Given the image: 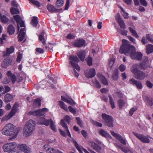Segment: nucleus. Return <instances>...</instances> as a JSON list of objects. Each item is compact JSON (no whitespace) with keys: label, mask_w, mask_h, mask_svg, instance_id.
Returning <instances> with one entry per match:
<instances>
[{"label":"nucleus","mask_w":153,"mask_h":153,"mask_svg":"<svg viewBox=\"0 0 153 153\" xmlns=\"http://www.w3.org/2000/svg\"><path fill=\"white\" fill-rule=\"evenodd\" d=\"M146 84L147 87L150 88H152L153 86V84L149 80L146 81Z\"/></svg>","instance_id":"338daca9"},{"label":"nucleus","mask_w":153,"mask_h":153,"mask_svg":"<svg viewBox=\"0 0 153 153\" xmlns=\"http://www.w3.org/2000/svg\"><path fill=\"white\" fill-rule=\"evenodd\" d=\"M148 58L146 57L141 63L137 65V66H138L139 68L145 70L148 68Z\"/></svg>","instance_id":"ddd939ff"},{"label":"nucleus","mask_w":153,"mask_h":153,"mask_svg":"<svg viewBox=\"0 0 153 153\" xmlns=\"http://www.w3.org/2000/svg\"><path fill=\"white\" fill-rule=\"evenodd\" d=\"M12 62V60L9 57L6 58L4 60V64L6 66L10 65Z\"/></svg>","instance_id":"a19ab883"},{"label":"nucleus","mask_w":153,"mask_h":153,"mask_svg":"<svg viewBox=\"0 0 153 153\" xmlns=\"http://www.w3.org/2000/svg\"><path fill=\"white\" fill-rule=\"evenodd\" d=\"M13 98V96L10 94H7L4 97V101L6 102H8L11 101Z\"/></svg>","instance_id":"cd10ccee"},{"label":"nucleus","mask_w":153,"mask_h":153,"mask_svg":"<svg viewBox=\"0 0 153 153\" xmlns=\"http://www.w3.org/2000/svg\"><path fill=\"white\" fill-rule=\"evenodd\" d=\"M137 67V64L133 65L131 68V71L134 74L135 78L140 80H143L145 77V73L138 70Z\"/></svg>","instance_id":"20e7f679"},{"label":"nucleus","mask_w":153,"mask_h":153,"mask_svg":"<svg viewBox=\"0 0 153 153\" xmlns=\"http://www.w3.org/2000/svg\"><path fill=\"white\" fill-rule=\"evenodd\" d=\"M16 146V143L14 142H13L4 145L3 146V149L4 152H9L12 149H15Z\"/></svg>","instance_id":"9d476101"},{"label":"nucleus","mask_w":153,"mask_h":153,"mask_svg":"<svg viewBox=\"0 0 153 153\" xmlns=\"http://www.w3.org/2000/svg\"><path fill=\"white\" fill-rule=\"evenodd\" d=\"M94 83L96 88H101V85H100L99 82L98 81L97 79H95Z\"/></svg>","instance_id":"4d7b16f0"},{"label":"nucleus","mask_w":153,"mask_h":153,"mask_svg":"<svg viewBox=\"0 0 153 153\" xmlns=\"http://www.w3.org/2000/svg\"><path fill=\"white\" fill-rule=\"evenodd\" d=\"M29 115H33L34 116H38L37 110L34 111H30L28 113Z\"/></svg>","instance_id":"3c124183"},{"label":"nucleus","mask_w":153,"mask_h":153,"mask_svg":"<svg viewBox=\"0 0 153 153\" xmlns=\"http://www.w3.org/2000/svg\"><path fill=\"white\" fill-rule=\"evenodd\" d=\"M39 39L43 45L45 46V48L47 49H49V48L48 46H47L46 43V40L44 38V34L43 33L39 35Z\"/></svg>","instance_id":"412c9836"},{"label":"nucleus","mask_w":153,"mask_h":153,"mask_svg":"<svg viewBox=\"0 0 153 153\" xmlns=\"http://www.w3.org/2000/svg\"><path fill=\"white\" fill-rule=\"evenodd\" d=\"M92 58L90 56H88L87 60V63L88 65L89 66H91L92 65Z\"/></svg>","instance_id":"8fccbe9b"},{"label":"nucleus","mask_w":153,"mask_h":153,"mask_svg":"<svg viewBox=\"0 0 153 153\" xmlns=\"http://www.w3.org/2000/svg\"><path fill=\"white\" fill-rule=\"evenodd\" d=\"M137 110V107L136 106H134L131 108L129 111V114L130 116H131Z\"/></svg>","instance_id":"09e8293b"},{"label":"nucleus","mask_w":153,"mask_h":153,"mask_svg":"<svg viewBox=\"0 0 153 153\" xmlns=\"http://www.w3.org/2000/svg\"><path fill=\"white\" fill-rule=\"evenodd\" d=\"M61 99L62 100L72 105H74L75 104V102L71 99V100H69L63 96H61Z\"/></svg>","instance_id":"7c9ffc66"},{"label":"nucleus","mask_w":153,"mask_h":153,"mask_svg":"<svg viewBox=\"0 0 153 153\" xmlns=\"http://www.w3.org/2000/svg\"><path fill=\"white\" fill-rule=\"evenodd\" d=\"M64 0H57L56 3V5L58 7H62L64 4Z\"/></svg>","instance_id":"58836bf2"},{"label":"nucleus","mask_w":153,"mask_h":153,"mask_svg":"<svg viewBox=\"0 0 153 153\" xmlns=\"http://www.w3.org/2000/svg\"><path fill=\"white\" fill-rule=\"evenodd\" d=\"M108 97L109 99L110 104L111 105V107L112 109H114L115 108L114 100L111 95H109Z\"/></svg>","instance_id":"79ce46f5"},{"label":"nucleus","mask_w":153,"mask_h":153,"mask_svg":"<svg viewBox=\"0 0 153 153\" xmlns=\"http://www.w3.org/2000/svg\"><path fill=\"white\" fill-rule=\"evenodd\" d=\"M139 81L136 80L132 78L129 80V82L131 84L135 86L136 87Z\"/></svg>","instance_id":"a18cd8bd"},{"label":"nucleus","mask_w":153,"mask_h":153,"mask_svg":"<svg viewBox=\"0 0 153 153\" xmlns=\"http://www.w3.org/2000/svg\"><path fill=\"white\" fill-rule=\"evenodd\" d=\"M126 68V66L123 64H121L119 67V70L122 72L124 71Z\"/></svg>","instance_id":"0e129e2a"},{"label":"nucleus","mask_w":153,"mask_h":153,"mask_svg":"<svg viewBox=\"0 0 153 153\" xmlns=\"http://www.w3.org/2000/svg\"><path fill=\"white\" fill-rule=\"evenodd\" d=\"M0 17L2 23L6 24L9 21L8 18L4 15L2 16L1 14H0Z\"/></svg>","instance_id":"f704fd0d"},{"label":"nucleus","mask_w":153,"mask_h":153,"mask_svg":"<svg viewBox=\"0 0 153 153\" xmlns=\"http://www.w3.org/2000/svg\"><path fill=\"white\" fill-rule=\"evenodd\" d=\"M85 54V51L84 50H83L79 51L77 53V55L81 60L83 62L85 60L86 56Z\"/></svg>","instance_id":"aec40b11"},{"label":"nucleus","mask_w":153,"mask_h":153,"mask_svg":"<svg viewBox=\"0 0 153 153\" xmlns=\"http://www.w3.org/2000/svg\"><path fill=\"white\" fill-rule=\"evenodd\" d=\"M57 150L53 148H48L47 150V152L48 153H55Z\"/></svg>","instance_id":"13d9d810"},{"label":"nucleus","mask_w":153,"mask_h":153,"mask_svg":"<svg viewBox=\"0 0 153 153\" xmlns=\"http://www.w3.org/2000/svg\"><path fill=\"white\" fill-rule=\"evenodd\" d=\"M90 145L93 149L95 150L97 152H100L101 150V147L97 144L96 143L93 141L90 142Z\"/></svg>","instance_id":"f3484780"},{"label":"nucleus","mask_w":153,"mask_h":153,"mask_svg":"<svg viewBox=\"0 0 153 153\" xmlns=\"http://www.w3.org/2000/svg\"><path fill=\"white\" fill-rule=\"evenodd\" d=\"M60 124L64 128L65 131H66V133L64 131L60 129L59 132L64 137H66L68 136L70 137H71V135L69 131L67 126L63 120H61Z\"/></svg>","instance_id":"6e6552de"},{"label":"nucleus","mask_w":153,"mask_h":153,"mask_svg":"<svg viewBox=\"0 0 153 153\" xmlns=\"http://www.w3.org/2000/svg\"><path fill=\"white\" fill-rule=\"evenodd\" d=\"M18 105L15 103L13 106L10 112L7 115H6L1 119L2 121L8 120L13 116L17 112L18 110Z\"/></svg>","instance_id":"0eeeda50"},{"label":"nucleus","mask_w":153,"mask_h":153,"mask_svg":"<svg viewBox=\"0 0 153 153\" xmlns=\"http://www.w3.org/2000/svg\"><path fill=\"white\" fill-rule=\"evenodd\" d=\"M102 118L104 120L105 124L109 127H113L114 120L113 117L111 116L103 113L102 114Z\"/></svg>","instance_id":"39448f33"},{"label":"nucleus","mask_w":153,"mask_h":153,"mask_svg":"<svg viewBox=\"0 0 153 153\" xmlns=\"http://www.w3.org/2000/svg\"><path fill=\"white\" fill-rule=\"evenodd\" d=\"M38 116H43L45 117L46 115V113L48 112L49 110L46 108H44L42 109L37 110Z\"/></svg>","instance_id":"6ab92c4d"},{"label":"nucleus","mask_w":153,"mask_h":153,"mask_svg":"<svg viewBox=\"0 0 153 153\" xmlns=\"http://www.w3.org/2000/svg\"><path fill=\"white\" fill-rule=\"evenodd\" d=\"M10 12L12 14H17L19 13V9L16 8L12 7L10 8Z\"/></svg>","instance_id":"4c0bfd02"},{"label":"nucleus","mask_w":153,"mask_h":153,"mask_svg":"<svg viewBox=\"0 0 153 153\" xmlns=\"http://www.w3.org/2000/svg\"><path fill=\"white\" fill-rule=\"evenodd\" d=\"M13 18L17 22V29L18 31H19L20 29V27L19 25V24L21 27H25L24 22L21 19L19 15H17L14 16Z\"/></svg>","instance_id":"9b49d317"},{"label":"nucleus","mask_w":153,"mask_h":153,"mask_svg":"<svg viewBox=\"0 0 153 153\" xmlns=\"http://www.w3.org/2000/svg\"><path fill=\"white\" fill-rule=\"evenodd\" d=\"M96 74L95 70L94 68L90 69L89 71L85 74V76L88 78L94 77Z\"/></svg>","instance_id":"a211bd4d"},{"label":"nucleus","mask_w":153,"mask_h":153,"mask_svg":"<svg viewBox=\"0 0 153 153\" xmlns=\"http://www.w3.org/2000/svg\"><path fill=\"white\" fill-rule=\"evenodd\" d=\"M146 53L149 54L153 52V45L148 44L146 46Z\"/></svg>","instance_id":"a878e982"},{"label":"nucleus","mask_w":153,"mask_h":153,"mask_svg":"<svg viewBox=\"0 0 153 153\" xmlns=\"http://www.w3.org/2000/svg\"><path fill=\"white\" fill-rule=\"evenodd\" d=\"M29 1H30L31 2H32L33 4L35 5L36 6L38 7L40 6V4L39 2L38 1L34 0H28Z\"/></svg>","instance_id":"69168bd1"},{"label":"nucleus","mask_w":153,"mask_h":153,"mask_svg":"<svg viewBox=\"0 0 153 153\" xmlns=\"http://www.w3.org/2000/svg\"><path fill=\"white\" fill-rule=\"evenodd\" d=\"M75 37V36L73 34L70 33L68 34L66 38L68 39H74Z\"/></svg>","instance_id":"bf43d9fd"},{"label":"nucleus","mask_w":153,"mask_h":153,"mask_svg":"<svg viewBox=\"0 0 153 153\" xmlns=\"http://www.w3.org/2000/svg\"><path fill=\"white\" fill-rule=\"evenodd\" d=\"M35 122L32 120H29L27 123L23 130V133L26 137L30 135L35 128Z\"/></svg>","instance_id":"7ed1b4c3"},{"label":"nucleus","mask_w":153,"mask_h":153,"mask_svg":"<svg viewBox=\"0 0 153 153\" xmlns=\"http://www.w3.org/2000/svg\"><path fill=\"white\" fill-rule=\"evenodd\" d=\"M12 80V82L13 84H14L16 80V78L15 75L14 74L12 76L10 77Z\"/></svg>","instance_id":"e2e57ef3"},{"label":"nucleus","mask_w":153,"mask_h":153,"mask_svg":"<svg viewBox=\"0 0 153 153\" xmlns=\"http://www.w3.org/2000/svg\"><path fill=\"white\" fill-rule=\"evenodd\" d=\"M99 77L102 84L105 85H108V82L105 77L102 75H100Z\"/></svg>","instance_id":"473e14b6"},{"label":"nucleus","mask_w":153,"mask_h":153,"mask_svg":"<svg viewBox=\"0 0 153 153\" xmlns=\"http://www.w3.org/2000/svg\"><path fill=\"white\" fill-rule=\"evenodd\" d=\"M14 51V48L13 46H11L9 48H7L6 50V53L7 55H9L12 53Z\"/></svg>","instance_id":"e433bc0d"},{"label":"nucleus","mask_w":153,"mask_h":153,"mask_svg":"<svg viewBox=\"0 0 153 153\" xmlns=\"http://www.w3.org/2000/svg\"><path fill=\"white\" fill-rule=\"evenodd\" d=\"M15 28L12 25H10L7 27V32L9 35H12L14 33Z\"/></svg>","instance_id":"c756f323"},{"label":"nucleus","mask_w":153,"mask_h":153,"mask_svg":"<svg viewBox=\"0 0 153 153\" xmlns=\"http://www.w3.org/2000/svg\"><path fill=\"white\" fill-rule=\"evenodd\" d=\"M38 17L36 16H33V17L30 23L33 27H37L38 23Z\"/></svg>","instance_id":"bb28decb"},{"label":"nucleus","mask_w":153,"mask_h":153,"mask_svg":"<svg viewBox=\"0 0 153 153\" xmlns=\"http://www.w3.org/2000/svg\"><path fill=\"white\" fill-rule=\"evenodd\" d=\"M141 42L143 45H145L148 43V40L145 36H143L142 37L141 40Z\"/></svg>","instance_id":"603ef678"},{"label":"nucleus","mask_w":153,"mask_h":153,"mask_svg":"<svg viewBox=\"0 0 153 153\" xmlns=\"http://www.w3.org/2000/svg\"><path fill=\"white\" fill-rule=\"evenodd\" d=\"M110 132L111 135L119 140L121 143L123 145H126V140L120 135L112 131H111Z\"/></svg>","instance_id":"4468645a"},{"label":"nucleus","mask_w":153,"mask_h":153,"mask_svg":"<svg viewBox=\"0 0 153 153\" xmlns=\"http://www.w3.org/2000/svg\"><path fill=\"white\" fill-rule=\"evenodd\" d=\"M63 120L64 121H65L68 124H69L71 120V118L69 116L67 115L64 117Z\"/></svg>","instance_id":"6e6d98bb"},{"label":"nucleus","mask_w":153,"mask_h":153,"mask_svg":"<svg viewBox=\"0 0 153 153\" xmlns=\"http://www.w3.org/2000/svg\"><path fill=\"white\" fill-rule=\"evenodd\" d=\"M42 99L40 97H38L34 100L33 103V105L38 108L41 107V105Z\"/></svg>","instance_id":"5701e85b"},{"label":"nucleus","mask_w":153,"mask_h":153,"mask_svg":"<svg viewBox=\"0 0 153 153\" xmlns=\"http://www.w3.org/2000/svg\"><path fill=\"white\" fill-rule=\"evenodd\" d=\"M115 18L120 28L124 30L126 28V26L124 21L120 18L119 15L116 16Z\"/></svg>","instance_id":"dca6fc26"},{"label":"nucleus","mask_w":153,"mask_h":153,"mask_svg":"<svg viewBox=\"0 0 153 153\" xmlns=\"http://www.w3.org/2000/svg\"><path fill=\"white\" fill-rule=\"evenodd\" d=\"M119 71L117 69H115L112 75V78L114 80H117L118 78Z\"/></svg>","instance_id":"72a5a7b5"},{"label":"nucleus","mask_w":153,"mask_h":153,"mask_svg":"<svg viewBox=\"0 0 153 153\" xmlns=\"http://www.w3.org/2000/svg\"><path fill=\"white\" fill-rule=\"evenodd\" d=\"M128 29L133 36L134 37L137 39L139 38V36L135 30L132 28L131 27H129Z\"/></svg>","instance_id":"2f4dec72"},{"label":"nucleus","mask_w":153,"mask_h":153,"mask_svg":"<svg viewBox=\"0 0 153 153\" xmlns=\"http://www.w3.org/2000/svg\"><path fill=\"white\" fill-rule=\"evenodd\" d=\"M68 108L69 109L70 111L71 112L74 114H76V112L75 110L71 106H69L68 107Z\"/></svg>","instance_id":"680f3d73"},{"label":"nucleus","mask_w":153,"mask_h":153,"mask_svg":"<svg viewBox=\"0 0 153 153\" xmlns=\"http://www.w3.org/2000/svg\"><path fill=\"white\" fill-rule=\"evenodd\" d=\"M16 148L13 149H12L11 151H9L8 153H19V151L18 150H16Z\"/></svg>","instance_id":"774afa93"},{"label":"nucleus","mask_w":153,"mask_h":153,"mask_svg":"<svg viewBox=\"0 0 153 153\" xmlns=\"http://www.w3.org/2000/svg\"><path fill=\"white\" fill-rule=\"evenodd\" d=\"M141 4L144 6L146 7L147 5V2L146 0H139Z\"/></svg>","instance_id":"052dcab7"},{"label":"nucleus","mask_w":153,"mask_h":153,"mask_svg":"<svg viewBox=\"0 0 153 153\" xmlns=\"http://www.w3.org/2000/svg\"><path fill=\"white\" fill-rule=\"evenodd\" d=\"M25 34L19 33L18 36V41L19 42H21L23 41L25 37Z\"/></svg>","instance_id":"37998d69"},{"label":"nucleus","mask_w":153,"mask_h":153,"mask_svg":"<svg viewBox=\"0 0 153 153\" xmlns=\"http://www.w3.org/2000/svg\"><path fill=\"white\" fill-rule=\"evenodd\" d=\"M99 134L103 137L105 138H110L111 137V136L108 133L102 129H101L99 131Z\"/></svg>","instance_id":"c85d7f7f"},{"label":"nucleus","mask_w":153,"mask_h":153,"mask_svg":"<svg viewBox=\"0 0 153 153\" xmlns=\"http://www.w3.org/2000/svg\"><path fill=\"white\" fill-rule=\"evenodd\" d=\"M19 131V129L15 128L14 126L12 124L9 123L4 126L2 130V133L7 136H13L12 138L14 139L17 136Z\"/></svg>","instance_id":"f03ea898"},{"label":"nucleus","mask_w":153,"mask_h":153,"mask_svg":"<svg viewBox=\"0 0 153 153\" xmlns=\"http://www.w3.org/2000/svg\"><path fill=\"white\" fill-rule=\"evenodd\" d=\"M22 54L20 52H19L18 53L17 57L16 59V61L20 63L21 60L22 58Z\"/></svg>","instance_id":"5fc2aeb1"},{"label":"nucleus","mask_w":153,"mask_h":153,"mask_svg":"<svg viewBox=\"0 0 153 153\" xmlns=\"http://www.w3.org/2000/svg\"><path fill=\"white\" fill-rule=\"evenodd\" d=\"M51 120H52L51 119L47 120L44 118L42 119V120H41L39 122V124L42 125H44L48 126L51 123Z\"/></svg>","instance_id":"393cba45"},{"label":"nucleus","mask_w":153,"mask_h":153,"mask_svg":"<svg viewBox=\"0 0 153 153\" xmlns=\"http://www.w3.org/2000/svg\"><path fill=\"white\" fill-rule=\"evenodd\" d=\"M50 126L52 130L53 131H56V129L53 120H51V123L50 124Z\"/></svg>","instance_id":"864d4df0"},{"label":"nucleus","mask_w":153,"mask_h":153,"mask_svg":"<svg viewBox=\"0 0 153 153\" xmlns=\"http://www.w3.org/2000/svg\"><path fill=\"white\" fill-rule=\"evenodd\" d=\"M122 45L120 47L119 52L120 53L124 54L127 56L130 55L132 59L141 60L143 54L140 52H136L134 46L130 45L129 42L126 39L122 40Z\"/></svg>","instance_id":"f257e3e1"},{"label":"nucleus","mask_w":153,"mask_h":153,"mask_svg":"<svg viewBox=\"0 0 153 153\" xmlns=\"http://www.w3.org/2000/svg\"><path fill=\"white\" fill-rule=\"evenodd\" d=\"M47 8L48 11L51 13L56 12L59 11V10L56 9L54 6L51 4H48L47 6Z\"/></svg>","instance_id":"4be33fe9"},{"label":"nucleus","mask_w":153,"mask_h":153,"mask_svg":"<svg viewBox=\"0 0 153 153\" xmlns=\"http://www.w3.org/2000/svg\"><path fill=\"white\" fill-rule=\"evenodd\" d=\"M76 120L77 124L81 127H82L83 126V123L80 118L79 117H76Z\"/></svg>","instance_id":"de8ad7c7"},{"label":"nucleus","mask_w":153,"mask_h":153,"mask_svg":"<svg viewBox=\"0 0 153 153\" xmlns=\"http://www.w3.org/2000/svg\"><path fill=\"white\" fill-rule=\"evenodd\" d=\"M59 105L61 108L65 111H66L67 110V106L63 102L59 101Z\"/></svg>","instance_id":"49530a36"},{"label":"nucleus","mask_w":153,"mask_h":153,"mask_svg":"<svg viewBox=\"0 0 153 153\" xmlns=\"http://www.w3.org/2000/svg\"><path fill=\"white\" fill-rule=\"evenodd\" d=\"M17 149L24 152L25 153H29L30 152L29 148L27 147V146L25 144H19L17 146Z\"/></svg>","instance_id":"2eb2a0df"},{"label":"nucleus","mask_w":153,"mask_h":153,"mask_svg":"<svg viewBox=\"0 0 153 153\" xmlns=\"http://www.w3.org/2000/svg\"><path fill=\"white\" fill-rule=\"evenodd\" d=\"M72 141L76 149L79 151V153H83L82 151L78 145V144L77 143L76 140L74 139L72 140Z\"/></svg>","instance_id":"ea45409f"},{"label":"nucleus","mask_w":153,"mask_h":153,"mask_svg":"<svg viewBox=\"0 0 153 153\" xmlns=\"http://www.w3.org/2000/svg\"><path fill=\"white\" fill-rule=\"evenodd\" d=\"M143 97L145 102L148 104L150 106H152L153 105V100L150 99L147 96L144 95Z\"/></svg>","instance_id":"b1692460"},{"label":"nucleus","mask_w":153,"mask_h":153,"mask_svg":"<svg viewBox=\"0 0 153 153\" xmlns=\"http://www.w3.org/2000/svg\"><path fill=\"white\" fill-rule=\"evenodd\" d=\"M70 63L71 66L78 71H80V68L79 65L77 63H78L79 60L76 56L72 55L70 57Z\"/></svg>","instance_id":"423d86ee"},{"label":"nucleus","mask_w":153,"mask_h":153,"mask_svg":"<svg viewBox=\"0 0 153 153\" xmlns=\"http://www.w3.org/2000/svg\"><path fill=\"white\" fill-rule=\"evenodd\" d=\"M146 37L148 41L153 44V36L149 34L146 35Z\"/></svg>","instance_id":"c03bdc74"},{"label":"nucleus","mask_w":153,"mask_h":153,"mask_svg":"<svg viewBox=\"0 0 153 153\" xmlns=\"http://www.w3.org/2000/svg\"><path fill=\"white\" fill-rule=\"evenodd\" d=\"M86 41L82 39H78L75 40L73 43V45L75 48H81L85 46Z\"/></svg>","instance_id":"1a4fd4ad"},{"label":"nucleus","mask_w":153,"mask_h":153,"mask_svg":"<svg viewBox=\"0 0 153 153\" xmlns=\"http://www.w3.org/2000/svg\"><path fill=\"white\" fill-rule=\"evenodd\" d=\"M133 134L142 142L144 143H149L150 142L149 139L146 136L134 132H133Z\"/></svg>","instance_id":"f8f14e48"},{"label":"nucleus","mask_w":153,"mask_h":153,"mask_svg":"<svg viewBox=\"0 0 153 153\" xmlns=\"http://www.w3.org/2000/svg\"><path fill=\"white\" fill-rule=\"evenodd\" d=\"M117 103L120 110L122 109L123 107L125 105V102L122 99L119 100L117 101Z\"/></svg>","instance_id":"c9c22d12"}]
</instances>
